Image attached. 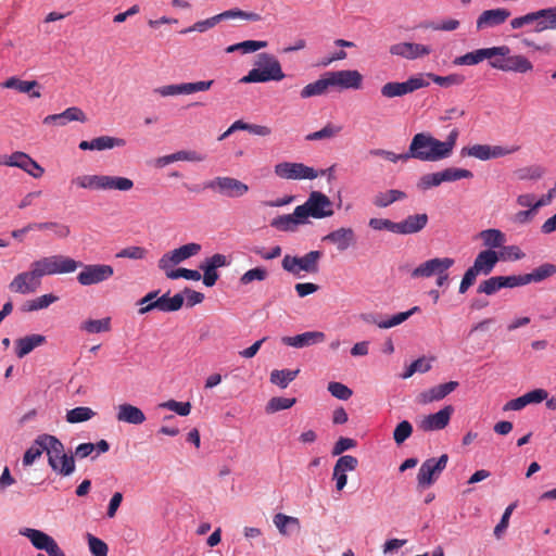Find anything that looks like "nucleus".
I'll return each mask as SVG.
<instances>
[{"mask_svg":"<svg viewBox=\"0 0 556 556\" xmlns=\"http://www.w3.org/2000/svg\"><path fill=\"white\" fill-rule=\"evenodd\" d=\"M204 188L228 198H239L249 191L247 184L228 176L215 177L206 181Z\"/></svg>","mask_w":556,"mask_h":556,"instance_id":"8","label":"nucleus"},{"mask_svg":"<svg viewBox=\"0 0 556 556\" xmlns=\"http://www.w3.org/2000/svg\"><path fill=\"white\" fill-rule=\"evenodd\" d=\"M165 275L168 279H178V278H185L188 280H200L201 275L198 270L188 269V268H177V269H167L164 270Z\"/></svg>","mask_w":556,"mask_h":556,"instance_id":"57","label":"nucleus"},{"mask_svg":"<svg viewBox=\"0 0 556 556\" xmlns=\"http://www.w3.org/2000/svg\"><path fill=\"white\" fill-rule=\"evenodd\" d=\"M52 261L54 275L72 274L81 265V262L62 254L52 255Z\"/></svg>","mask_w":556,"mask_h":556,"instance_id":"36","label":"nucleus"},{"mask_svg":"<svg viewBox=\"0 0 556 556\" xmlns=\"http://www.w3.org/2000/svg\"><path fill=\"white\" fill-rule=\"evenodd\" d=\"M441 181H456L464 178H472L473 174L464 168L448 167L440 172Z\"/></svg>","mask_w":556,"mask_h":556,"instance_id":"54","label":"nucleus"},{"mask_svg":"<svg viewBox=\"0 0 556 556\" xmlns=\"http://www.w3.org/2000/svg\"><path fill=\"white\" fill-rule=\"evenodd\" d=\"M46 342V337L42 334H30L20 338L15 341V353L18 358L25 357L36 348Z\"/></svg>","mask_w":556,"mask_h":556,"instance_id":"33","label":"nucleus"},{"mask_svg":"<svg viewBox=\"0 0 556 556\" xmlns=\"http://www.w3.org/2000/svg\"><path fill=\"white\" fill-rule=\"evenodd\" d=\"M556 274V266L552 263H544L534 268L531 273L526 274L528 283L541 282Z\"/></svg>","mask_w":556,"mask_h":556,"instance_id":"41","label":"nucleus"},{"mask_svg":"<svg viewBox=\"0 0 556 556\" xmlns=\"http://www.w3.org/2000/svg\"><path fill=\"white\" fill-rule=\"evenodd\" d=\"M334 213L331 200L320 191H312L307 200L296 206V216L304 217L306 223L308 218L321 219L332 216Z\"/></svg>","mask_w":556,"mask_h":556,"instance_id":"5","label":"nucleus"},{"mask_svg":"<svg viewBox=\"0 0 556 556\" xmlns=\"http://www.w3.org/2000/svg\"><path fill=\"white\" fill-rule=\"evenodd\" d=\"M342 131V126L327 123L320 130L308 134L305 139L308 141L332 139Z\"/></svg>","mask_w":556,"mask_h":556,"instance_id":"43","label":"nucleus"},{"mask_svg":"<svg viewBox=\"0 0 556 556\" xmlns=\"http://www.w3.org/2000/svg\"><path fill=\"white\" fill-rule=\"evenodd\" d=\"M455 261L451 257H435L428 260L420 265H418L413 271V278H429L433 275L442 274L443 271H447L453 265Z\"/></svg>","mask_w":556,"mask_h":556,"instance_id":"17","label":"nucleus"},{"mask_svg":"<svg viewBox=\"0 0 556 556\" xmlns=\"http://www.w3.org/2000/svg\"><path fill=\"white\" fill-rule=\"evenodd\" d=\"M429 86V81L425 79L422 75H417L409 77L406 81H390L384 84L381 87V96L387 99H392L395 97H403L405 94L412 93L420 88H425Z\"/></svg>","mask_w":556,"mask_h":556,"instance_id":"10","label":"nucleus"},{"mask_svg":"<svg viewBox=\"0 0 556 556\" xmlns=\"http://www.w3.org/2000/svg\"><path fill=\"white\" fill-rule=\"evenodd\" d=\"M134 188V181L123 176L100 175L99 191H129Z\"/></svg>","mask_w":556,"mask_h":556,"instance_id":"30","label":"nucleus"},{"mask_svg":"<svg viewBox=\"0 0 556 556\" xmlns=\"http://www.w3.org/2000/svg\"><path fill=\"white\" fill-rule=\"evenodd\" d=\"M273 522L282 536H290L301 531L299 518L278 513L274 516Z\"/></svg>","mask_w":556,"mask_h":556,"instance_id":"32","label":"nucleus"},{"mask_svg":"<svg viewBox=\"0 0 556 556\" xmlns=\"http://www.w3.org/2000/svg\"><path fill=\"white\" fill-rule=\"evenodd\" d=\"M30 265L40 279L45 276H54L52 255L34 261Z\"/></svg>","mask_w":556,"mask_h":556,"instance_id":"55","label":"nucleus"},{"mask_svg":"<svg viewBox=\"0 0 556 556\" xmlns=\"http://www.w3.org/2000/svg\"><path fill=\"white\" fill-rule=\"evenodd\" d=\"M159 407L173 410L179 416H188L191 412L190 402H177L175 400L163 402L159 405Z\"/></svg>","mask_w":556,"mask_h":556,"instance_id":"59","label":"nucleus"},{"mask_svg":"<svg viewBox=\"0 0 556 556\" xmlns=\"http://www.w3.org/2000/svg\"><path fill=\"white\" fill-rule=\"evenodd\" d=\"M58 300H59V296H56L52 293L43 294L36 299L28 300V301L24 302L21 309H22V312H25V313L43 309V308L49 307L51 304L55 303Z\"/></svg>","mask_w":556,"mask_h":556,"instance_id":"39","label":"nucleus"},{"mask_svg":"<svg viewBox=\"0 0 556 556\" xmlns=\"http://www.w3.org/2000/svg\"><path fill=\"white\" fill-rule=\"evenodd\" d=\"M94 415L96 412H93L90 407L79 406L67 410L66 421L70 424L84 422L91 419Z\"/></svg>","mask_w":556,"mask_h":556,"instance_id":"47","label":"nucleus"},{"mask_svg":"<svg viewBox=\"0 0 556 556\" xmlns=\"http://www.w3.org/2000/svg\"><path fill=\"white\" fill-rule=\"evenodd\" d=\"M116 419L119 422L141 425L146 421L144 413L137 406L124 403L117 406Z\"/></svg>","mask_w":556,"mask_h":556,"instance_id":"29","label":"nucleus"},{"mask_svg":"<svg viewBox=\"0 0 556 556\" xmlns=\"http://www.w3.org/2000/svg\"><path fill=\"white\" fill-rule=\"evenodd\" d=\"M148 251L138 245L127 247L116 253L117 258L143 260Z\"/></svg>","mask_w":556,"mask_h":556,"instance_id":"62","label":"nucleus"},{"mask_svg":"<svg viewBox=\"0 0 556 556\" xmlns=\"http://www.w3.org/2000/svg\"><path fill=\"white\" fill-rule=\"evenodd\" d=\"M295 397L275 396L267 402L265 410L267 414H274L279 410L289 409L295 404Z\"/></svg>","mask_w":556,"mask_h":556,"instance_id":"48","label":"nucleus"},{"mask_svg":"<svg viewBox=\"0 0 556 556\" xmlns=\"http://www.w3.org/2000/svg\"><path fill=\"white\" fill-rule=\"evenodd\" d=\"M268 273L263 267H255L252 269H249L240 277V282L242 285H249L255 280L263 281L267 278Z\"/></svg>","mask_w":556,"mask_h":556,"instance_id":"63","label":"nucleus"},{"mask_svg":"<svg viewBox=\"0 0 556 556\" xmlns=\"http://www.w3.org/2000/svg\"><path fill=\"white\" fill-rule=\"evenodd\" d=\"M510 52L509 47L498 46L492 48H482L457 56L453 63L455 65H476L483 60H491L495 56H505Z\"/></svg>","mask_w":556,"mask_h":556,"instance_id":"13","label":"nucleus"},{"mask_svg":"<svg viewBox=\"0 0 556 556\" xmlns=\"http://www.w3.org/2000/svg\"><path fill=\"white\" fill-rule=\"evenodd\" d=\"M326 334L321 331H306L293 337H282L281 342L285 345L301 349L324 342Z\"/></svg>","mask_w":556,"mask_h":556,"instance_id":"24","label":"nucleus"},{"mask_svg":"<svg viewBox=\"0 0 556 556\" xmlns=\"http://www.w3.org/2000/svg\"><path fill=\"white\" fill-rule=\"evenodd\" d=\"M34 227H37V230H53L54 235L60 239H65L71 235L70 226L56 222L36 223Z\"/></svg>","mask_w":556,"mask_h":556,"instance_id":"52","label":"nucleus"},{"mask_svg":"<svg viewBox=\"0 0 556 556\" xmlns=\"http://www.w3.org/2000/svg\"><path fill=\"white\" fill-rule=\"evenodd\" d=\"M500 261V256L494 250H483L476 256L472 266L464 274L459 285L458 292L464 294L476 282L479 275L486 276L491 274Z\"/></svg>","mask_w":556,"mask_h":556,"instance_id":"4","label":"nucleus"},{"mask_svg":"<svg viewBox=\"0 0 556 556\" xmlns=\"http://www.w3.org/2000/svg\"><path fill=\"white\" fill-rule=\"evenodd\" d=\"M29 155L22 151L0 155V166L17 167L24 170Z\"/></svg>","mask_w":556,"mask_h":556,"instance_id":"45","label":"nucleus"},{"mask_svg":"<svg viewBox=\"0 0 556 556\" xmlns=\"http://www.w3.org/2000/svg\"><path fill=\"white\" fill-rule=\"evenodd\" d=\"M332 83L330 81L328 72L325 73L319 79L314 83L306 85L301 90V98L308 99L316 96L325 94L329 87H331Z\"/></svg>","mask_w":556,"mask_h":556,"instance_id":"34","label":"nucleus"},{"mask_svg":"<svg viewBox=\"0 0 556 556\" xmlns=\"http://www.w3.org/2000/svg\"><path fill=\"white\" fill-rule=\"evenodd\" d=\"M535 23L534 30L542 33L547 29H556V7L541 9L535 12L527 13L510 21L513 29H520L527 25Z\"/></svg>","mask_w":556,"mask_h":556,"instance_id":"6","label":"nucleus"},{"mask_svg":"<svg viewBox=\"0 0 556 556\" xmlns=\"http://www.w3.org/2000/svg\"><path fill=\"white\" fill-rule=\"evenodd\" d=\"M458 387L457 381H450L446 383L434 386L419 394L418 401L421 404H429L432 402L441 401Z\"/></svg>","mask_w":556,"mask_h":556,"instance_id":"27","label":"nucleus"},{"mask_svg":"<svg viewBox=\"0 0 556 556\" xmlns=\"http://www.w3.org/2000/svg\"><path fill=\"white\" fill-rule=\"evenodd\" d=\"M2 86L4 88L15 89L21 93H29V96L31 98H40L41 97L40 91L34 90L35 87H38V83L36 80L28 81V80H22L17 77H10L2 84Z\"/></svg>","mask_w":556,"mask_h":556,"instance_id":"35","label":"nucleus"},{"mask_svg":"<svg viewBox=\"0 0 556 556\" xmlns=\"http://www.w3.org/2000/svg\"><path fill=\"white\" fill-rule=\"evenodd\" d=\"M88 545L93 556H108V545L104 541L99 538L88 534Z\"/></svg>","mask_w":556,"mask_h":556,"instance_id":"64","label":"nucleus"},{"mask_svg":"<svg viewBox=\"0 0 556 556\" xmlns=\"http://www.w3.org/2000/svg\"><path fill=\"white\" fill-rule=\"evenodd\" d=\"M305 224L307 223L304 217L296 216V207L292 214L280 215L270 222L271 227L285 232H294L298 230L300 225Z\"/></svg>","mask_w":556,"mask_h":556,"instance_id":"31","label":"nucleus"},{"mask_svg":"<svg viewBox=\"0 0 556 556\" xmlns=\"http://www.w3.org/2000/svg\"><path fill=\"white\" fill-rule=\"evenodd\" d=\"M479 237L483 241V244L488 248L486 250H494L503 248L506 242V236L500 229H485L479 233Z\"/></svg>","mask_w":556,"mask_h":556,"instance_id":"37","label":"nucleus"},{"mask_svg":"<svg viewBox=\"0 0 556 556\" xmlns=\"http://www.w3.org/2000/svg\"><path fill=\"white\" fill-rule=\"evenodd\" d=\"M70 122L85 123L87 122V116L81 109L77 106H71L62 113L48 115L43 119V124L58 123L61 126H64Z\"/></svg>","mask_w":556,"mask_h":556,"instance_id":"28","label":"nucleus"},{"mask_svg":"<svg viewBox=\"0 0 556 556\" xmlns=\"http://www.w3.org/2000/svg\"><path fill=\"white\" fill-rule=\"evenodd\" d=\"M213 84L214 80L179 84L180 94H191L194 92L206 91L212 87Z\"/></svg>","mask_w":556,"mask_h":556,"instance_id":"61","label":"nucleus"},{"mask_svg":"<svg viewBox=\"0 0 556 556\" xmlns=\"http://www.w3.org/2000/svg\"><path fill=\"white\" fill-rule=\"evenodd\" d=\"M358 460L356 457L352 455H344L341 456L333 468V476H337L338 472H346L352 471L357 467Z\"/></svg>","mask_w":556,"mask_h":556,"instance_id":"58","label":"nucleus"},{"mask_svg":"<svg viewBox=\"0 0 556 556\" xmlns=\"http://www.w3.org/2000/svg\"><path fill=\"white\" fill-rule=\"evenodd\" d=\"M184 295L180 293L175 294L174 296H169V292L166 294H163L160 298H156V300L146 306H142L138 309V313L140 315H144L152 309H159L161 312H176L179 311L184 305Z\"/></svg>","mask_w":556,"mask_h":556,"instance_id":"20","label":"nucleus"},{"mask_svg":"<svg viewBox=\"0 0 556 556\" xmlns=\"http://www.w3.org/2000/svg\"><path fill=\"white\" fill-rule=\"evenodd\" d=\"M431 48L429 46L414 43V42H400L390 47V53L393 55L402 56L404 59L414 60L430 54Z\"/></svg>","mask_w":556,"mask_h":556,"instance_id":"23","label":"nucleus"},{"mask_svg":"<svg viewBox=\"0 0 556 556\" xmlns=\"http://www.w3.org/2000/svg\"><path fill=\"white\" fill-rule=\"evenodd\" d=\"M285 78L281 65L276 56L269 53H260L255 62V67L248 75L240 79V83H266L270 80L279 81Z\"/></svg>","mask_w":556,"mask_h":556,"instance_id":"3","label":"nucleus"},{"mask_svg":"<svg viewBox=\"0 0 556 556\" xmlns=\"http://www.w3.org/2000/svg\"><path fill=\"white\" fill-rule=\"evenodd\" d=\"M447 462V454H442L439 458H429L425 460L418 470V485L420 488H428L433 484L435 479L446 468Z\"/></svg>","mask_w":556,"mask_h":556,"instance_id":"12","label":"nucleus"},{"mask_svg":"<svg viewBox=\"0 0 556 556\" xmlns=\"http://www.w3.org/2000/svg\"><path fill=\"white\" fill-rule=\"evenodd\" d=\"M413 433V426L409 421H401L393 431V440L396 444L404 443Z\"/></svg>","mask_w":556,"mask_h":556,"instance_id":"60","label":"nucleus"},{"mask_svg":"<svg viewBox=\"0 0 556 556\" xmlns=\"http://www.w3.org/2000/svg\"><path fill=\"white\" fill-rule=\"evenodd\" d=\"M321 256L323 253L320 251H311L303 256H292L287 254L282 258L281 266L286 271L296 277H300L301 271L316 274L318 271V263Z\"/></svg>","mask_w":556,"mask_h":556,"instance_id":"7","label":"nucleus"},{"mask_svg":"<svg viewBox=\"0 0 556 556\" xmlns=\"http://www.w3.org/2000/svg\"><path fill=\"white\" fill-rule=\"evenodd\" d=\"M100 175H80L71 180L72 186L77 188L99 191Z\"/></svg>","mask_w":556,"mask_h":556,"instance_id":"49","label":"nucleus"},{"mask_svg":"<svg viewBox=\"0 0 556 556\" xmlns=\"http://www.w3.org/2000/svg\"><path fill=\"white\" fill-rule=\"evenodd\" d=\"M510 16V11L504 8L483 11L477 18V29L483 30L504 24Z\"/></svg>","mask_w":556,"mask_h":556,"instance_id":"22","label":"nucleus"},{"mask_svg":"<svg viewBox=\"0 0 556 556\" xmlns=\"http://www.w3.org/2000/svg\"><path fill=\"white\" fill-rule=\"evenodd\" d=\"M331 87H339L341 89H359L362 86L363 76L356 70H342L336 72H328Z\"/></svg>","mask_w":556,"mask_h":556,"instance_id":"19","label":"nucleus"},{"mask_svg":"<svg viewBox=\"0 0 556 556\" xmlns=\"http://www.w3.org/2000/svg\"><path fill=\"white\" fill-rule=\"evenodd\" d=\"M274 173L282 179L288 180H313L318 177V173L303 163L281 162L275 165Z\"/></svg>","mask_w":556,"mask_h":556,"instance_id":"11","label":"nucleus"},{"mask_svg":"<svg viewBox=\"0 0 556 556\" xmlns=\"http://www.w3.org/2000/svg\"><path fill=\"white\" fill-rule=\"evenodd\" d=\"M201 251V244L191 242L185 245L179 247L170 252L165 253L159 260V268L162 270H167L173 268L175 265L181 263L182 261L197 255Z\"/></svg>","mask_w":556,"mask_h":556,"instance_id":"15","label":"nucleus"},{"mask_svg":"<svg viewBox=\"0 0 556 556\" xmlns=\"http://www.w3.org/2000/svg\"><path fill=\"white\" fill-rule=\"evenodd\" d=\"M35 443L45 448L48 464L55 473L67 477L75 471L74 456L66 454L63 443L56 437L40 434L35 439Z\"/></svg>","mask_w":556,"mask_h":556,"instance_id":"2","label":"nucleus"},{"mask_svg":"<svg viewBox=\"0 0 556 556\" xmlns=\"http://www.w3.org/2000/svg\"><path fill=\"white\" fill-rule=\"evenodd\" d=\"M426 77H428L434 84H437L443 88H448L452 86H460L465 81V76L462 74H457V73L450 74L447 76H440V75H437L433 73H427Z\"/></svg>","mask_w":556,"mask_h":556,"instance_id":"44","label":"nucleus"},{"mask_svg":"<svg viewBox=\"0 0 556 556\" xmlns=\"http://www.w3.org/2000/svg\"><path fill=\"white\" fill-rule=\"evenodd\" d=\"M502 276H494L484 281H482L478 287V293H484L486 295H492L498 290L503 289Z\"/></svg>","mask_w":556,"mask_h":556,"instance_id":"56","label":"nucleus"},{"mask_svg":"<svg viewBox=\"0 0 556 556\" xmlns=\"http://www.w3.org/2000/svg\"><path fill=\"white\" fill-rule=\"evenodd\" d=\"M503 58V60L495 59L490 61V65L496 70L515 73H527L533 68L532 63L523 55H509L508 53Z\"/></svg>","mask_w":556,"mask_h":556,"instance_id":"18","label":"nucleus"},{"mask_svg":"<svg viewBox=\"0 0 556 556\" xmlns=\"http://www.w3.org/2000/svg\"><path fill=\"white\" fill-rule=\"evenodd\" d=\"M428 215L426 213L409 215L402 222L396 223L395 233L413 235L421 231L428 224Z\"/></svg>","mask_w":556,"mask_h":556,"instance_id":"26","label":"nucleus"},{"mask_svg":"<svg viewBox=\"0 0 556 556\" xmlns=\"http://www.w3.org/2000/svg\"><path fill=\"white\" fill-rule=\"evenodd\" d=\"M405 198V192L397 189H391L383 192H378L372 199V204L382 208L391 205L396 201L404 200Z\"/></svg>","mask_w":556,"mask_h":556,"instance_id":"38","label":"nucleus"},{"mask_svg":"<svg viewBox=\"0 0 556 556\" xmlns=\"http://www.w3.org/2000/svg\"><path fill=\"white\" fill-rule=\"evenodd\" d=\"M453 413L454 407L452 405H447L439 412L424 417L419 424V428L426 432L442 430L448 425Z\"/></svg>","mask_w":556,"mask_h":556,"instance_id":"21","label":"nucleus"},{"mask_svg":"<svg viewBox=\"0 0 556 556\" xmlns=\"http://www.w3.org/2000/svg\"><path fill=\"white\" fill-rule=\"evenodd\" d=\"M80 329L88 333L108 332L111 330V318L88 319L80 325Z\"/></svg>","mask_w":556,"mask_h":556,"instance_id":"46","label":"nucleus"},{"mask_svg":"<svg viewBox=\"0 0 556 556\" xmlns=\"http://www.w3.org/2000/svg\"><path fill=\"white\" fill-rule=\"evenodd\" d=\"M265 47H267V41H263V40H245V41H242V42L229 46L226 49V51L228 53H230V52L239 50L242 53H252V52H255V51H257V50H260L262 48H265Z\"/></svg>","mask_w":556,"mask_h":556,"instance_id":"51","label":"nucleus"},{"mask_svg":"<svg viewBox=\"0 0 556 556\" xmlns=\"http://www.w3.org/2000/svg\"><path fill=\"white\" fill-rule=\"evenodd\" d=\"M228 18H243L250 22H260L262 16L255 12H245L240 9H231L215 15L217 23Z\"/></svg>","mask_w":556,"mask_h":556,"instance_id":"40","label":"nucleus"},{"mask_svg":"<svg viewBox=\"0 0 556 556\" xmlns=\"http://www.w3.org/2000/svg\"><path fill=\"white\" fill-rule=\"evenodd\" d=\"M459 131L457 128L451 130L445 141L434 138L429 132L416 134L406 151L407 161L415 159L421 162H438L452 155L456 146Z\"/></svg>","mask_w":556,"mask_h":556,"instance_id":"1","label":"nucleus"},{"mask_svg":"<svg viewBox=\"0 0 556 556\" xmlns=\"http://www.w3.org/2000/svg\"><path fill=\"white\" fill-rule=\"evenodd\" d=\"M324 241L334 244L338 251L343 252L355 244V232L352 228L341 227L326 235Z\"/></svg>","mask_w":556,"mask_h":556,"instance_id":"25","label":"nucleus"},{"mask_svg":"<svg viewBox=\"0 0 556 556\" xmlns=\"http://www.w3.org/2000/svg\"><path fill=\"white\" fill-rule=\"evenodd\" d=\"M91 141H92V150H98V151L113 149L115 147H124L126 143L125 140L122 138L110 137V136L97 137V138L92 139Z\"/></svg>","mask_w":556,"mask_h":556,"instance_id":"50","label":"nucleus"},{"mask_svg":"<svg viewBox=\"0 0 556 556\" xmlns=\"http://www.w3.org/2000/svg\"><path fill=\"white\" fill-rule=\"evenodd\" d=\"M81 270L76 279L80 286L89 287L99 285L111 279L114 275V268L108 264H84L79 266Z\"/></svg>","mask_w":556,"mask_h":556,"instance_id":"9","label":"nucleus"},{"mask_svg":"<svg viewBox=\"0 0 556 556\" xmlns=\"http://www.w3.org/2000/svg\"><path fill=\"white\" fill-rule=\"evenodd\" d=\"M299 372H300V369H295V370L275 369L270 372V382L280 387L281 389H286L289 386V383L292 382L296 378Z\"/></svg>","mask_w":556,"mask_h":556,"instance_id":"42","label":"nucleus"},{"mask_svg":"<svg viewBox=\"0 0 556 556\" xmlns=\"http://www.w3.org/2000/svg\"><path fill=\"white\" fill-rule=\"evenodd\" d=\"M418 311H419V307L414 306L413 308H410L407 312L397 313L387 320H381V323H377V326L381 329H388V328L395 327L397 325H401L405 320H407L413 314H415Z\"/></svg>","mask_w":556,"mask_h":556,"instance_id":"53","label":"nucleus"},{"mask_svg":"<svg viewBox=\"0 0 556 556\" xmlns=\"http://www.w3.org/2000/svg\"><path fill=\"white\" fill-rule=\"evenodd\" d=\"M519 150L518 146H513L510 148H505L502 146H489V144H475L469 148H463L462 154L469 155L476 157L481 161H486L491 159H498L506 156L508 154H513Z\"/></svg>","mask_w":556,"mask_h":556,"instance_id":"14","label":"nucleus"},{"mask_svg":"<svg viewBox=\"0 0 556 556\" xmlns=\"http://www.w3.org/2000/svg\"><path fill=\"white\" fill-rule=\"evenodd\" d=\"M41 286V279L30 266L29 270L17 274L9 285L10 291L20 294H30Z\"/></svg>","mask_w":556,"mask_h":556,"instance_id":"16","label":"nucleus"}]
</instances>
